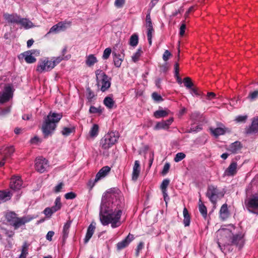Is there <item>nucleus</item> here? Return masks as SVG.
<instances>
[{"instance_id":"f257e3e1","label":"nucleus","mask_w":258,"mask_h":258,"mask_svg":"<svg viewBox=\"0 0 258 258\" xmlns=\"http://www.w3.org/2000/svg\"><path fill=\"white\" fill-rule=\"evenodd\" d=\"M116 204L108 200H103L100 205L99 218L104 226L111 224V227L115 228L121 224V216L122 213L120 205L116 201Z\"/></svg>"},{"instance_id":"f03ea898","label":"nucleus","mask_w":258,"mask_h":258,"mask_svg":"<svg viewBox=\"0 0 258 258\" xmlns=\"http://www.w3.org/2000/svg\"><path fill=\"white\" fill-rule=\"evenodd\" d=\"M62 117V113L50 111L42 125V131L45 138L52 136L56 127V124Z\"/></svg>"},{"instance_id":"7ed1b4c3","label":"nucleus","mask_w":258,"mask_h":258,"mask_svg":"<svg viewBox=\"0 0 258 258\" xmlns=\"http://www.w3.org/2000/svg\"><path fill=\"white\" fill-rule=\"evenodd\" d=\"M6 219L10 225L14 227L15 229H18L20 227L25 225L26 223L30 222L33 218L30 216L19 217L15 212H10L6 214Z\"/></svg>"},{"instance_id":"20e7f679","label":"nucleus","mask_w":258,"mask_h":258,"mask_svg":"<svg viewBox=\"0 0 258 258\" xmlns=\"http://www.w3.org/2000/svg\"><path fill=\"white\" fill-rule=\"evenodd\" d=\"M218 241L217 244L218 247L222 252H224V249L222 245L224 246L229 245L230 241L232 236V232L229 229L223 228L218 230Z\"/></svg>"},{"instance_id":"39448f33","label":"nucleus","mask_w":258,"mask_h":258,"mask_svg":"<svg viewBox=\"0 0 258 258\" xmlns=\"http://www.w3.org/2000/svg\"><path fill=\"white\" fill-rule=\"evenodd\" d=\"M206 195L210 201L215 206L218 200L224 197V193L217 186L211 184L208 186Z\"/></svg>"},{"instance_id":"423d86ee","label":"nucleus","mask_w":258,"mask_h":258,"mask_svg":"<svg viewBox=\"0 0 258 258\" xmlns=\"http://www.w3.org/2000/svg\"><path fill=\"white\" fill-rule=\"evenodd\" d=\"M95 75L97 80V85L100 87V90L102 92L107 90L111 85V78H109L103 71L97 70L95 71Z\"/></svg>"},{"instance_id":"0eeeda50","label":"nucleus","mask_w":258,"mask_h":258,"mask_svg":"<svg viewBox=\"0 0 258 258\" xmlns=\"http://www.w3.org/2000/svg\"><path fill=\"white\" fill-rule=\"evenodd\" d=\"M118 136L114 132L106 134L100 140V147L104 150L111 148L117 142Z\"/></svg>"},{"instance_id":"6e6552de","label":"nucleus","mask_w":258,"mask_h":258,"mask_svg":"<svg viewBox=\"0 0 258 258\" xmlns=\"http://www.w3.org/2000/svg\"><path fill=\"white\" fill-rule=\"evenodd\" d=\"M53 69L51 64V60H49L48 58L41 59L38 63L36 71L40 73L44 72H49Z\"/></svg>"},{"instance_id":"1a4fd4ad","label":"nucleus","mask_w":258,"mask_h":258,"mask_svg":"<svg viewBox=\"0 0 258 258\" xmlns=\"http://www.w3.org/2000/svg\"><path fill=\"white\" fill-rule=\"evenodd\" d=\"M243 236L242 233L233 234L232 233L229 245H234L238 247L239 249H241L244 245Z\"/></svg>"},{"instance_id":"9d476101","label":"nucleus","mask_w":258,"mask_h":258,"mask_svg":"<svg viewBox=\"0 0 258 258\" xmlns=\"http://www.w3.org/2000/svg\"><path fill=\"white\" fill-rule=\"evenodd\" d=\"M49 167L48 161L43 158H38L35 160V169L40 172L43 173Z\"/></svg>"},{"instance_id":"9b49d317","label":"nucleus","mask_w":258,"mask_h":258,"mask_svg":"<svg viewBox=\"0 0 258 258\" xmlns=\"http://www.w3.org/2000/svg\"><path fill=\"white\" fill-rule=\"evenodd\" d=\"M237 172V164L235 161H232L224 172V176H234Z\"/></svg>"},{"instance_id":"f8f14e48","label":"nucleus","mask_w":258,"mask_h":258,"mask_svg":"<svg viewBox=\"0 0 258 258\" xmlns=\"http://www.w3.org/2000/svg\"><path fill=\"white\" fill-rule=\"evenodd\" d=\"M134 235L129 233L125 239L116 244V248L118 250L122 249L127 246L128 244L134 239Z\"/></svg>"},{"instance_id":"ddd939ff","label":"nucleus","mask_w":258,"mask_h":258,"mask_svg":"<svg viewBox=\"0 0 258 258\" xmlns=\"http://www.w3.org/2000/svg\"><path fill=\"white\" fill-rule=\"evenodd\" d=\"M4 18L8 23L18 24L21 17L17 13H6L4 14Z\"/></svg>"},{"instance_id":"4468645a","label":"nucleus","mask_w":258,"mask_h":258,"mask_svg":"<svg viewBox=\"0 0 258 258\" xmlns=\"http://www.w3.org/2000/svg\"><path fill=\"white\" fill-rule=\"evenodd\" d=\"M173 121V118L170 117L166 120H163L160 122H158L154 126V129L155 130H159L161 129L167 130Z\"/></svg>"},{"instance_id":"2eb2a0df","label":"nucleus","mask_w":258,"mask_h":258,"mask_svg":"<svg viewBox=\"0 0 258 258\" xmlns=\"http://www.w3.org/2000/svg\"><path fill=\"white\" fill-rule=\"evenodd\" d=\"M22 185V181L19 176H14L11 179L10 187L12 189L17 190L20 189Z\"/></svg>"},{"instance_id":"dca6fc26","label":"nucleus","mask_w":258,"mask_h":258,"mask_svg":"<svg viewBox=\"0 0 258 258\" xmlns=\"http://www.w3.org/2000/svg\"><path fill=\"white\" fill-rule=\"evenodd\" d=\"M12 89L11 87L8 86L5 88V91L2 93H0V103H4L8 102L11 97Z\"/></svg>"},{"instance_id":"f3484780","label":"nucleus","mask_w":258,"mask_h":258,"mask_svg":"<svg viewBox=\"0 0 258 258\" xmlns=\"http://www.w3.org/2000/svg\"><path fill=\"white\" fill-rule=\"evenodd\" d=\"M246 206L248 208H258V194H255L251 196L247 201Z\"/></svg>"},{"instance_id":"a211bd4d","label":"nucleus","mask_w":258,"mask_h":258,"mask_svg":"<svg viewBox=\"0 0 258 258\" xmlns=\"http://www.w3.org/2000/svg\"><path fill=\"white\" fill-rule=\"evenodd\" d=\"M14 151L13 146L4 147L1 150V153L4 156V160H6L13 154Z\"/></svg>"},{"instance_id":"6ab92c4d","label":"nucleus","mask_w":258,"mask_h":258,"mask_svg":"<svg viewBox=\"0 0 258 258\" xmlns=\"http://www.w3.org/2000/svg\"><path fill=\"white\" fill-rule=\"evenodd\" d=\"M258 132V117L253 118L251 125L246 129L247 134H251Z\"/></svg>"},{"instance_id":"aec40b11","label":"nucleus","mask_w":258,"mask_h":258,"mask_svg":"<svg viewBox=\"0 0 258 258\" xmlns=\"http://www.w3.org/2000/svg\"><path fill=\"white\" fill-rule=\"evenodd\" d=\"M110 171V168L108 166L102 167L96 174L95 178V182H97L102 177H105Z\"/></svg>"},{"instance_id":"412c9836","label":"nucleus","mask_w":258,"mask_h":258,"mask_svg":"<svg viewBox=\"0 0 258 258\" xmlns=\"http://www.w3.org/2000/svg\"><path fill=\"white\" fill-rule=\"evenodd\" d=\"M229 211L228 209L227 204H223L220 210L219 215L220 218L223 220H226L229 216Z\"/></svg>"},{"instance_id":"4be33fe9","label":"nucleus","mask_w":258,"mask_h":258,"mask_svg":"<svg viewBox=\"0 0 258 258\" xmlns=\"http://www.w3.org/2000/svg\"><path fill=\"white\" fill-rule=\"evenodd\" d=\"M18 24L25 28V29H28L33 27L34 25L33 23L27 18H21L19 21Z\"/></svg>"},{"instance_id":"5701e85b","label":"nucleus","mask_w":258,"mask_h":258,"mask_svg":"<svg viewBox=\"0 0 258 258\" xmlns=\"http://www.w3.org/2000/svg\"><path fill=\"white\" fill-rule=\"evenodd\" d=\"M95 229V225L92 223L88 227L84 239V243H87L92 236Z\"/></svg>"},{"instance_id":"b1692460","label":"nucleus","mask_w":258,"mask_h":258,"mask_svg":"<svg viewBox=\"0 0 258 258\" xmlns=\"http://www.w3.org/2000/svg\"><path fill=\"white\" fill-rule=\"evenodd\" d=\"M140 172V166L139 161L138 160L135 161V164L133 167V171L132 173V179L133 180H137Z\"/></svg>"},{"instance_id":"393cba45","label":"nucleus","mask_w":258,"mask_h":258,"mask_svg":"<svg viewBox=\"0 0 258 258\" xmlns=\"http://www.w3.org/2000/svg\"><path fill=\"white\" fill-rule=\"evenodd\" d=\"M242 147L241 143L239 141H236L232 143L229 147L228 150L232 153H237Z\"/></svg>"},{"instance_id":"a878e982","label":"nucleus","mask_w":258,"mask_h":258,"mask_svg":"<svg viewBox=\"0 0 258 258\" xmlns=\"http://www.w3.org/2000/svg\"><path fill=\"white\" fill-rule=\"evenodd\" d=\"M12 193L10 191H0V204L11 199Z\"/></svg>"},{"instance_id":"bb28decb","label":"nucleus","mask_w":258,"mask_h":258,"mask_svg":"<svg viewBox=\"0 0 258 258\" xmlns=\"http://www.w3.org/2000/svg\"><path fill=\"white\" fill-rule=\"evenodd\" d=\"M72 221H68L64 225L62 230V239L64 241L68 237L69 229L71 227Z\"/></svg>"},{"instance_id":"cd10ccee","label":"nucleus","mask_w":258,"mask_h":258,"mask_svg":"<svg viewBox=\"0 0 258 258\" xmlns=\"http://www.w3.org/2000/svg\"><path fill=\"white\" fill-rule=\"evenodd\" d=\"M113 62L114 66L117 68H119L123 61L120 54H117L115 52H112Z\"/></svg>"},{"instance_id":"c85d7f7f","label":"nucleus","mask_w":258,"mask_h":258,"mask_svg":"<svg viewBox=\"0 0 258 258\" xmlns=\"http://www.w3.org/2000/svg\"><path fill=\"white\" fill-rule=\"evenodd\" d=\"M169 112L170 111L168 109H159L154 112V116L156 118L164 117L167 116L169 114Z\"/></svg>"},{"instance_id":"c756f323","label":"nucleus","mask_w":258,"mask_h":258,"mask_svg":"<svg viewBox=\"0 0 258 258\" xmlns=\"http://www.w3.org/2000/svg\"><path fill=\"white\" fill-rule=\"evenodd\" d=\"M183 224L185 227L188 226L190 222V216L187 209L185 207L183 210Z\"/></svg>"},{"instance_id":"7c9ffc66","label":"nucleus","mask_w":258,"mask_h":258,"mask_svg":"<svg viewBox=\"0 0 258 258\" xmlns=\"http://www.w3.org/2000/svg\"><path fill=\"white\" fill-rule=\"evenodd\" d=\"M210 130L211 133L216 137L223 135L226 132L225 129L222 127H217L216 128L210 127Z\"/></svg>"},{"instance_id":"2f4dec72","label":"nucleus","mask_w":258,"mask_h":258,"mask_svg":"<svg viewBox=\"0 0 258 258\" xmlns=\"http://www.w3.org/2000/svg\"><path fill=\"white\" fill-rule=\"evenodd\" d=\"M103 103L108 109H111L113 108L115 104V102L112 97L107 96L104 98Z\"/></svg>"},{"instance_id":"473e14b6","label":"nucleus","mask_w":258,"mask_h":258,"mask_svg":"<svg viewBox=\"0 0 258 258\" xmlns=\"http://www.w3.org/2000/svg\"><path fill=\"white\" fill-rule=\"evenodd\" d=\"M199 211L201 215L204 218H206L207 216V210L206 207L202 202L201 199L199 200Z\"/></svg>"},{"instance_id":"72a5a7b5","label":"nucleus","mask_w":258,"mask_h":258,"mask_svg":"<svg viewBox=\"0 0 258 258\" xmlns=\"http://www.w3.org/2000/svg\"><path fill=\"white\" fill-rule=\"evenodd\" d=\"M97 62V59L93 54H90L86 60V63L89 67L93 66Z\"/></svg>"},{"instance_id":"f704fd0d","label":"nucleus","mask_w":258,"mask_h":258,"mask_svg":"<svg viewBox=\"0 0 258 258\" xmlns=\"http://www.w3.org/2000/svg\"><path fill=\"white\" fill-rule=\"evenodd\" d=\"M28 247L29 245L27 242H24L22 245L21 253L19 258H26L28 254Z\"/></svg>"},{"instance_id":"c9c22d12","label":"nucleus","mask_w":258,"mask_h":258,"mask_svg":"<svg viewBox=\"0 0 258 258\" xmlns=\"http://www.w3.org/2000/svg\"><path fill=\"white\" fill-rule=\"evenodd\" d=\"M25 53V52L22 53V55L25 57V60L26 62L28 63H33L36 61V59L32 56L30 53Z\"/></svg>"},{"instance_id":"e433bc0d","label":"nucleus","mask_w":258,"mask_h":258,"mask_svg":"<svg viewBox=\"0 0 258 258\" xmlns=\"http://www.w3.org/2000/svg\"><path fill=\"white\" fill-rule=\"evenodd\" d=\"M61 132L63 136L67 137L70 135L71 133L75 132V127H64Z\"/></svg>"},{"instance_id":"4c0bfd02","label":"nucleus","mask_w":258,"mask_h":258,"mask_svg":"<svg viewBox=\"0 0 258 258\" xmlns=\"http://www.w3.org/2000/svg\"><path fill=\"white\" fill-rule=\"evenodd\" d=\"M61 207L60 198H57L55 200V205L50 207L51 210L53 213L59 210Z\"/></svg>"},{"instance_id":"58836bf2","label":"nucleus","mask_w":258,"mask_h":258,"mask_svg":"<svg viewBox=\"0 0 258 258\" xmlns=\"http://www.w3.org/2000/svg\"><path fill=\"white\" fill-rule=\"evenodd\" d=\"M139 42L138 35L136 34H133L130 39V44L132 46H136Z\"/></svg>"},{"instance_id":"ea45409f","label":"nucleus","mask_w":258,"mask_h":258,"mask_svg":"<svg viewBox=\"0 0 258 258\" xmlns=\"http://www.w3.org/2000/svg\"><path fill=\"white\" fill-rule=\"evenodd\" d=\"M99 126L97 124L93 125L90 131V135L91 137H96L98 134Z\"/></svg>"},{"instance_id":"a19ab883","label":"nucleus","mask_w":258,"mask_h":258,"mask_svg":"<svg viewBox=\"0 0 258 258\" xmlns=\"http://www.w3.org/2000/svg\"><path fill=\"white\" fill-rule=\"evenodd\" d=\"M103 108L101 106L96 107L94 106H91L89 109V112L90 113H98L100 114L102 113Z\"/></svg>"},{"instance_id":"79ce46f5","label":"nucleus","mask_w":258,"mask_h":258,"mask_svg":"<svg viewBox=\"0 0 258 258\" xmlns=\"http://www.w3.org/2000/svg\"><path fill=\"white\" fill-rule=\"evenodd\" d=\"M183 82L185 87H186L187 89H191V88L194 86L191 79L189 77L184 78L183 79Z\"/></svg>"},{"instance_id":"37998d69","label":"nucleus","mask_w":258,"mask_h":258,"mask_svg":"<svg viewBox=\"0 0 258 258\" xmlns=\"http://www.w3.org/2000/svg\"><path fill=\"white\" fill-rule=\"evenodd\" d=\"M143 51L142 50V48H138L136 52L132 57L133 61L134 62H136L137 61H138Z\"/></svg>"},{"instance_id":"c03bdc74","label":"nucleus","mask_w":258,"mask_h":258,"mask_svg":"<svg viewBox=\"0 0 258 258\" xmlns=\"http://www.w3.org/2000/svg\"><path fill=\"white\" fill-rule=\"evenodd\" d=\"M87 91V98L89 102H92L93 98L95 96L94 92L91 89L88 87L86 89Z\"/></svg>"},{"instance_id":"a18cd8bd","label":"nucleus","mask_w":258,"mask_h":258,"mask_svg":"<svg viewBox=\"0 0 258 258\" xmlns=\"http://www.w3.org/2000/svg\"><path fill=\"white\" fill-rule=\"evenodd\" d=\"M150 13H151V9L149 10L148 11V14L146 15V27L152 26V22L150 16Z\"/></svg>"},{"instance_id":"49530a36","label":"nucleus","mask_w":258,"mask_h":258,"mask_svg":"<svg viewBox=\"0 0 258 258\" xmlns=\"http://www.w3.org/2000/svg\"><path fill=\"white\" fill-rule=\"evenodd\" d=\"M185 157V154L184 153L182 152L178 153L176 154L174 160L176 162H178L183 159Z\"/></svg>"},{"instance_id":"de8ad7c7","label":"nucleus","mask_w":258,"mask_h":258,"mask_svg":"<svg viewBox=\"0 0 258 258\" xmlns=\"http://www.w3.org/2000/svg\"><path fill=\"white\" fill-rule=\"evenodd\" d=\"M258 97V90H255L253 92H250L247 98L250 101H253Z\"/></svg>"},{"instance_id":"09e8293b","label":"nucleus","mask_w":258,"mask_h":258,"mask_svg":"<svg viewBox=\"0 0 258 258\" xmlns=\"http://www.w3.org/2000/svg\"><path fill=\"white\" fill-rule=\"evenodd\" d=\"M144 247V243L143 241L140 242L136 249L135 256L136 257H138L139 255L141 250H142Z\"/></svg>"},{"instance_id":"8fccbe9b","label":"nucleus","mask_w":258,"mask_h":258,"mask_svg":"<svg viewBox=\"0 0 258 258\" xmlns=\"http://www.w3.org/2000/svg\"><path fill=\"white\" fill-rule=\"evenodd\" d=\"M152 98L154 101L157 102H160L163 100L162 96L156 92L152 94Z\"/></svg>"},{"instance_id":"3c124183","label":"nucleus","mask_w":258,"mask_h":258,"mask_svg":"<svg viewBox=\"0 0 258 258\" xmlns=\"http://www.w3.org/2000/svg\"><path fill=\"white\" fill-rule=\"evenodd\" d=\"M170 182V180L168 179H165L162 181V182L160 185V189L161 190H167V186H168Z\"/></svg>"},{"instance_id":"603ef678","label":"nucleus","mask_w":258,"mask_h":258,"mask_svg":"<svg viewBox=\"0 0 258 258\" xmlns=\"http://www.w3.org/2000/svg\"><path fill=\"white\" fill-rule=\"evenodd\" d=\"M111 53V48L109 47L106 48L103 51V54L102 55L103 59H108L109 58Z\"/></svg>"},{"instance_id":"864d4df0","label":"nucleus","mask_w":258,"mask_h":258,"mask_svg":"<svg viewBox=\"0 0 258 258\" xmlns=\"http://www.w3.org/2000/svg\"><path fill=\"white\" fill-rule=\"evenodd\" d=\"M63 58L61 56H58L53 58V60H51V64L54 68L57 64H58Z\"/></svg>"},{"instance_id":"5fc2aeb1","label":"nucleus","mask_w":258,"mask_h":258,"mask_svg":"<svg viewBox=\"0 0 258 258\" xmlns=\"http://www.w3.org/2000/svg\"><path fill=\"white\" fill-rule=\"evenodd\" d=\"M64 184L62 182L59 183L57 185H56L53 188V191L55 193L59 192L61 191V189L64 186Z\"/></svg>"},{"instance_id":"6e6d98bb","label":"nucleus","mask_w":258,"mask_h":258,"mask_svg":"<svg viewBox=\"0 0 258 258\" xmlns=\"http://www.w3.org/2000/svg\"><path fill=\"white\" fill-rule=\"evenodd\" d=\"M171 55L172 54L171 52L169 50H166L163 54V59L164 60V61H166L169 59Z\"/></svg>"},{"instance_id":"4d7b16f0","label":"nucleus","mask_w":258,"mask_h":258,"mask_svg":"<svg viewBox=\"0 0 258 258\" xmlns=\"http://www.w3.org/2000/svg\"><path fill=\"white\" fill-rule=\"evenodd\" d=\"M77 197V195L73 192H70L64 195V198L67 200H72Z\"/></svg>"},{"instance_id":"13d9d810","label":"nucleus","mask_w":258,"mask_h":258,"mask_svg":"<svg viewBox=\"0 0 258 258\" xmlns=\"http://www.w3.org/2000/svg\"><path fill=\"white\" fill-rule=\"evenodd\" d=\"M125 3V0H115L114 5L117 8H120L123 7Z\"/></svg>"},{"instance_id":"bf43d9fd","label":"nucleus","mask_w":258,"mask_h":258,"mask_svg":"<svg viewBox=\"0 0 258 258\" xmlns=\"http://www.w3.org/2000/svg\"><path fill=\"white\" fill-rule=\"evenodd\" d=\"M170 165L169 163H166L164 164L163 169L162 171V173L163 175H165L168 173V172L169 170V168H170Z\"/></svg>"},{"instance_id":"052dcab7","label":"nucleus","mask_w":258,"mask_h":258,"mask_svg":"<svg viewBox=\"0 0 258 258\" xmlns=\"http://www.w3.org/2000/svg\"><path fill=\"white\" fill-rule=\"evenodd\" d=\"M50 208L47 207L45 208L43 211L44 214L47 216V217H50L52 215L53 212L51 211Z\"/></svg>"},{"instance_id":"680f3d73","label":"nucleus","mask_w":258,"mask_h":258,"mask_svg":"<svg viewBox=\"0 0 258 258\" xmlns=\"http://www.w3.org/2000/svg\"><path fill=\"white\" fill-rule=\"evenodd\" d=\"M186 25L185 23H182L180 27L179 34L181 36H183L185 33Z\"/></svg>"},{"instance_id":"e2e57ef3","label":"nucleus","mask_w":258,"mask_h":258,"mask_svg":"<svg viewBox=\"0 0 258 258\" xmlns=\"http://www.w3.org/2000/svg\"><path fill=\"white\" fill-rule=\"evenodd\" d=\"M57 25L58 26V28L59 30V31H63L66 28V24L63 22H59L57 24Z\"/></svg>"},{"instance_id":"0e129e2a","label":"nucleus","mask_w":258,"mask_h":258,"mask_svg":"<svg viewBox=\"0 0 258 258\" xmlns=\"http://www.w3.org/2000/svg\"><path fill=\"white\" fill-rule=\"evenodd\" d=\"M54 235V232L53 231H48L46 236V239L49 241H51L52 240V238Z\"/></svg>"},{"instance_id":"69168bd1","label":"nucleus","mask_w":258,"mask_h":258,"mask_svg":"<svg viewBox=\"0 0 258 258\" xmlns=\"http://www.w3.org/2000/svg\"><path fill=\"white\" fill-rule=\"evenodd\" d=\"M202 129V127L200 125H197L196 126L191 127L190 128V131L189 132H197L201 130Z\"/></svg>"},{"instance_id":"338daca9","label":"nucleus","mask_w":258,"mask_h":258,"mask_svg":"<svg viewBox=\"0 0 258 258\" xmlns=\"http://www.w3.org/2000/svg\"><path fill=\"white\" fill-rule=\"evenodd\" d=\"M192 93L194 94L195 95L199 96L201 95V93L199 91V89L196 87H192L191 89H190Z\"/></svg>"},{"instance_id":"774afa93","label":"nucleus","mask_w":258,"mask_h":258,"mask_svg":"<svg viewBox=\"0 0 258 258\" xmlns=\"http://www.w3.org/2000/svg\"><path fill=\"white\" fill-rule=\"evenodd\" d=\"M59 31V30L58 28V26L57 24L53 26L49 30V33L52 32H58Z\"/></svg>"}]
</instances>
